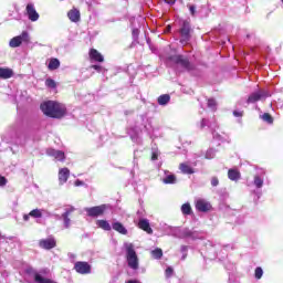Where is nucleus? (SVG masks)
I'll return each instance as SVG.
<instances>
[{
  "mask_svg": "<svg viewBox=\"0 0 283 283\" xmlns=\"http://www.w3.org/2000/svg\"><path fill=\"white\" fill-rule=\"evenodd\" d=\"M41 111L45 116H50V118H63L65 116V105L54 102L48 101L41 104Z\"/></svg>",
  "mask_w": 283,
  "mask_h": 283,
  "instance_id": "obj_1",
  "label": "nucleus"
},
{
  "mask_svg": "<svg viewBox=\"0 0 283 283\" xmlns=\"http://www.w3.org/2000/svg\"><path fill=\"white\" fill-rule=\"evenodd\" d=\"M169 232L168 235H172L174 238H179L180 240H201L202 234L198 231L190 230L189 228H174L168 227Z\"/></svg>",
  "mask_w": 283,
  "mask_h": 283,
  "instance_id": "obj_2",
  "label": "nucleus"
},
{
  "mask_svg": "<svg viewBox=\"0 0 283 283\" xmlns=\"http://www.w3.org/2000/svg\"><path fill=\"white\" fill-rule=\"evenodd\" d=\"M124 249L126 251L127 265L133 271H138L140 263L138 260V254L136 253V249L134 248V243L125 242Z\"/></svg>",
  "mask_w": 283,
  "mask_h": 283,
  "instance_id": "obj_3",
  "label": "nucleus"
},
{
  "mask_svg": "<svg viewBox=\"0 0 283 283\" xmlns=\"http://www.w3.org/2000/svg\"><path fill=\"white\" fill-rule=\"evenodd\" d=\"M171 63H175V67L179 70V72L189 71L192 69L189 60L182 55H174L170 57Z\"/></svg>",
  "mask_w": 283,
  "mask_h": 283,
  "instance_id": "obj_4",
  "label": "nucleus"
},
{
  "mask_svg": "<svg viewBox=\"0 0 283 283\" xmlns=\"http://www.w3.org/2000/svg\"><path fill=\"white\" fill-rule=\"evenodd\" d=\"M179 34L181 36L180 43L187 44L189 43V39H191V24L188 20H184L180 22Z\"/></svg>",
  "mask_w": 283,
  "mask_h": 283,
  "instance_id": "obj_5",
  "label": "nucleus"
},
{
  "mask_svg": "<svg viewBox=\"0 0 283 283\" xmlns=\"http://www.w3.org/2000/svg\"><path fill=\"white\" fill-rule=\"evenodd\" d=\"M21 43H30V33L23 31L20 35L14 36L10 40V48H19Z\"/></svg>",
  "mask_w": 283,
  "mask_h": 283,
  "instance_id": "obj_6",
  "label": "nucleus"
},
{
  "mask_svg": "<svg viewBox=\"0 0 283 283\" xmlns=\"http://www.w3.org/2000/svg\"><path fill=\"white\" fill-rule=\"evenodd\" d=\"M84 211L90 218H98L107 211V205L95 206L91 208H84Z\"/></svg>",
  "mask_w": 283,
  "mask_h": 283,
  "instance_id": "obj_7",
  "label": "nucleus"
},
{
  "mask_svg": "<svg viewBox=\"0 0 283 283\" xmlns=\"http://www.w3.org/2000/svg\"><path fill=\"white\" fill-rule=\"evenodd\" d=\"M269 96H271V94L266 91H256V92L250 94L247 103L248 104L258 103V101H264L265 98H269Z\"/></svg>",
  "mask_w": 283,
  "mask_h": 283,
  "instance_id": "obj_8",
  "label": "nucleus"
},
{
  "mask_svg": "<svg viewBox=\"0 0 283 283\" xmlns=\"http://www.w3.org/2000/svg\"><path fill=\"white\" fill-rule=\"evenodd\" d=\"M74 270L81 275H87L92 273V265L87 262L78 261L74 264Z\"/></svg>",
  "mask_w": 283,
  "mask_h": 283,
  "instance_id": "obj_9",
  "label": "nucleus"
},
{
  "mask_svg": "<svg viewBox=\"0 0 283 283\" xmlns=\"http://www.w3.org/2000/svg\"><path fill=\"white\" fill-rule=\"evenodd\" d=\"M196 209L201 213H207V211H211V203L206 199H197L196 200Z\"/></svg>",
  "mask_w": 283,
  "mask_h": 283,
  "instance_id": "obj_10",
  "label": "nucleus"
},
{
  "mask_svg": "<svg viewBox=\"0 0 283 283\" xmlns=\"http://www.w3.org/2000/svg\"><path fill=\"white\" fill-rule=\"evenodd\" d=\"M74 213V207H67L65 208L64 213H62V220L64 222V229H70L72 227V219H70V216Z\"/></svg>",
  "mask_w": 283,
  "mask_h": 283,
  "instance_id": "obj_11",
  "label": "nucleus"
},
{
  "mask_svg": "<svg viewBox=\"0 0 283 283\" xmlns=\"http://www.w3.org/2000/svg\"><path fill=\"white\" fill-rule=\"evenodd\" d=\"M40 249H45L46 251H50V249H54L56 247V239L50 237L48 239H42L39 241Z\"/></svg>",
  "mask_w": 283,
  "mask_h": 283,
  "instance_id": "obj_12",
  "label": "nucleus"
},
{
  "mask_svg": "<svg viewBox=\"0 0 283 283\" xmlns=\"http://www.w3.org/2000/svg\"><path fill=\"white\" fill-rule=\"evenodd\" d=\"M264 176H266V172L264 171V169H259L254 176V186L256 187V189H262V187L264 186Z\"/></svg>",
  "mask_w": 283,
  "mask_h": 283,
  "instance_id": "obj_13",
  "label": "nucleus"
},
{
  "mask_svg": "<svg viewBox=\"0 0 283 283\" xmlns=\"http://www.w3.org/2000/svg\"><path fill=\"white\" fill-rule=\"evenodd\" d=\"M27 15L28 19L32 22L39 21V12H36V9L34 8V3H28L27 4Z\"/></svg>",
  "mask_w": 283,
  "mask_h": 283,
  "instance_id": "obj_14",
  "label": "nucleus"
},
{
  "mask_svg": "<svg viewBox=\"0 0 283 283\" xmlns=\"http://www.w3.org/2000/svg\"><path fill=\"white\" fill-rule=\"evenodd\" d=\"M46 156H50L51 158H54V160H59L60 163H63V160H65V153L53 148L46 149Z\"/></svg>",
  "mask_w": 283,
  "mask_h": 283,
  "instance_id": "obj_15",
  "label": "nucleus"
},
{
  "mask_svg": "<svg viewBox=\"0 0 283 283\" xmlns=\"http://www.w3.org/2000/svg\"><path fill=\"white\" fill-rule=\"evenodd\" d=\"M201 129H205V127H209L210 129H212V136L216 140H222V135L218 134L216 132V124H209V120L207 119H202L201 120V125H200Z\"/></svg>",
  "mask_w": 283,
  "mask_h": 283,
  "instance_id": "obj_16",
  "label": "nucleus"
},
{
  "mask_svg": "<svg viewBox=\"0 0 283 283\" xmlns=\"http://www.w3.org/2000/svg\"><path fill=\"white\" fill-rule=\"evenodd\" d=\"M67 17L72 23H78V21H81V11L73 8L67 12Z\"/></svg>",
  "mask_w": 283,
  "mask_h": 283,
  "instance_id": "obj_17",
  "label": "nucleus"
},
{
  "mask_svg": "<svg viewBox=\"0 0 283 283\" xmlns=\"http://www.w3.org/2000/svg\"><path fill=\"white\" fill-rule=\"evenodd\" d=\"M67 178H70V169L61 168L59 170V182H60V185H65V182H67Z\"/></svg>",
  "mask_w": 283,
  "mask_h": 283,
  "instance_id": "obj_18",
  "label": "nucleus"
},
{
  "mask_svg": "<svg viewBox=\"0 0 283 283\" xmlns=\"http://www.w3.org/2000/svg\"><path fill=\"white\" fill-rule=\"evenodd\" d=\"M90 59L92 61H96L97 63H103L105 61L103 54H101V52H98L96 49H92L90 51Z\"/></svg>",
  "mask_w": 283,
  "mask_h": 283,
  "instance_id": "obj_19",
  "label": "nucleus"
},
{
  "mask_svg": "<svg viewBox=\"0 0 283 283\" xmlns=\"http://www.w3.org/2000/svg\"><path fill=\"white\" fill-rule=\"evenodd\" d=\"M138 227L143 231H146V233H149V234L154 233V230L149 226V220H147V219H140L138 222Z\"/></svg>",
  "mask_w": 283,
  "mask_h": 283,
  "instance_id": "obj_20",
  "label": "nucleus"
},
{
  "mask_svg": "<svg viewBox=\"0 0 283 283\" xmlns=\"http://www.w3.org/2000/svg\"><path fill=\"white\" fill-rule=\"evenodd\" d=\"M14 76V71L8 67H0V78L8 80Z\"/></svg>",
  "mask_w": 283,
  "mask_h": 283,
  "instance_id": "obj_21",
  "label": "nucleus"
},
{
  "mask_svg": "<svg viewBox=\"0 0 283 283\" xmlns=\"http://www.w3.org/2000/svg\"><path fill=\"white\" fill-rule=\"evenodd\" d=\"M112 229H114V231H117V233H120L122 235H127V228H125V226H123V223L118 221L113 222Z\"/></svg>",
  "mask_w": 283,
  "mask_h": 283,
  "instance_id": "obj_22",
  "label": "nucleus"
},
{
  "mask_svg": "<svg viewBox=\"0 0 283 283\" xmlns=\"http://www.w3.org/2000/svg\"><path fill=\"white\" fill-rule=\"evenodd\" d=\"M240 170L239 169H229L228 170V178L229 180H232L237 182V180H240Z\"/></svg>",
  "mask_w": 283,
  "mask_h": 283,
  "instance_id": "obj_23",
  "label": "nucleus"
},
{
  "mask_svg": "<svg viewBox=\"0 0 283 283\" xmlns=\"http://www.w3.org/2000/svg\"><path fill=\"white\" fill-rule=\"evenodd\" d=\"M96 224L99 229H103V231H112V224H109L107 220H97Z\"/></svg>",
  "mask_w": 283,
  "mask_h": 283,
  "instance_id": "obj_24",
  "label": "nucleus"
},
{
  "mask_svg": "<svg viewBox=\"0 0 283 283\" xmlns=\"http://www.w3.org/2000/svg\"><path fill=\"white\" fill-rule=\"evenodd\" d=\"M48 67L49 70H59V67H61V61H59V59H51Z\"/></svg>",
  "mask_w": 283,
  "mask_h": 283,
  "instance_id": "obj_25",
  "label": "nucleus"
},
{
  "mask_svg": "<svg viewBox=\"0 0 283 283\" xmlns=\"http://www.w3.org/2000/svg\"><path fill=\"white\" fill-rule=\"evenodd\" d=\"M171 101V96L169 94H164L158 97V104L159 105H167Z\"/></svg>",
  "mask_w": 283,
  "mask_h": 283,
  "instance_id": "obj_26",
  "label": "nucleus"
},
{
  "mask_svg": "<svg viewBox=\"0 0 283 283\" xmlns=\"http://www.w3.org/2000/svg\"><path fill=\"white\" fill-rule=\"evenodd\" d=\"M164 185H176V176L168 175L163 179Z\"/></svg>",
  "mask_w": 283,
  "mask_h": 283,
  "instance_id": "obj_27",
  "label": "nucleus"
},
{
  "mask_svg": "<svg viewBox=\"0 0 283 283\" xmlns=\"http://www.w3.org/2000/svg\"><path fill=\"white\" fill-rule=\"evenodd\" d=\"M45 213V210H41V209H34L32 210L29 216H31V218H43V214Z\"/></svg>",
  "mask_w": 283,
  "mask_h": 283,
  "instance_id": "obj_28",
  "label": "nucleus"
},
{
  "mask_svg": "<svg viewBox=\"0 0 283 283\" xmlns=\"http://www.w3.org/2000/svg\"><path fill=\"white\" fill-rule=\"evenodd\" d=\"M150 255L154 258V260H160V258H163V249L156 248L150 252Z\"/></svg>",
  "mask_w": 283,
  "mask_h": 283,
  "instance_id": "obj_29",
  "label": "nucleus"
},
{
  "mask_svg": "<svg viewBox=\"0 0 283 283\" xmlns=\"http://www.w3.org/2000/svg\"><path fill=\"white\" fill-rule=\"evenodd\" d=\"M181 212L184 213V216H191V212H192V210H191V205L190 203H184L182 206H181Z\"/></svg>",
  "mask_w": 283,
  "mask_h": 283,
  "instance_id": "obj_30",
  "label": "nucleus"
},
{
  "mask_svg": "<svg viewBox=\"0 0 283 283\" xmlns=\"http://www.w3.org/2000/svg\"><path fill=\"white\" fill-rule=\"evenodd\" d=\"M262 120H264V123H268L269 125H273V117L271 116V114L269 113H264L263 115H261Z\"/></svg>",
  "mask_w": 283,
  "mask_h": 283,
  "instance_id": "obj_31",
  "label": "nucleus"
},
{
  "mask_svg": "<svg viewBox=\"0 0 283 283\" xmlns=\"http://www.w3.org/2000/svg\"><path fill=\"white\" fill-rule=\"evenodd\" d=\"M205 158L207 160H211V159L216 158V149H213V148L208 149L206 151Z\"/></svg>",
  "mask_w": 283,
  "mask_h": 283,
  "instance_id": "obj_32",
  "label": "nucleus"
},
{
  "mask_svg": "<svg viewBox=\"0 0 283 283\" xmlns=\"http://www.w3.org/2000/svg\"><path fill=\"white\" fill-rule=\"evenodd\" d=\"M180 171L182 174H193V169L191 167H189V165H186V164L180 165Z\"/></svg>",
  "mask_w": 283,
  "mask_h": 283,
  "instance_id": "obj_33",
  "label": "nucleus"
},
{
  "mask_svg": "<svg viewBox=\"0 0 283 283\" xmlns=\"http://www.w3.org/2000/svg\"><path fill=\"white\" fill-rule=\"evenodd\" d=\"M208 107L209 109H211L212 112H216L217 107H218V103L213 99V98H209L208 99Z\"/></svg>",
  "mask_w": 283,
  "mask_h": 283,
  "instance_id": "obj_34",
  "label": "nucleus"
},
{
  "mask_svg": "<svg viewBox=\"0 0 283 283\" xmlns=\"http://www.w3.org/2000/svg\"><path fill=\"white\" fill-rule=\"evenodd\" d=\"M263 275H264V271L262 270V268H256L254 271V277L256 280H262Z\"/></svg>",
  "mask_w": 283,
  "mask_h": 283,
  "instance_id": "obj_35",
  "label": "nucleus"
},
{
  "mask_svg": "<svg viewBox=\"0 0 283 283\" xmlns=\"http://www.w3.org/2000/svg\"><path fill=\"white\" fill-rule=\"evenodd\" d=\"M45 85H46V87H51L52 90H54V87H56V82H54V80H52V78H48L45 81Z\"/></svg>",
  "mask_w": 283,
  "mask_h": 283,
  "instance_id": "obj_36",
  "label": "nucleus"
},
{
  "mask_svg": "<svg viewBox=\"0 0 283 283\" xmlns=\"http://www.w3.org/2000/svg\"><path fill=\"white\" fill-rule=\"evenodd\" d=\"M158 156H160V153L158 151L157 148H153V151H151V160H158Z\"/></svg>",
  "mask_w": 283,
  "mask_h": 283,
  "instance_id": "obj_37",
  "label": "nucleus"
},
{
  "mask_svg": "<svg viewBox=\"0 0 283 283\" xmlns=\"http://www.w3.org/2000/svg\"><path fill=\"white\" fill-rule=\"evenodd\" d=\"M92 67H93V70H96V72H99V74H105L107 72L105 70V67H103L101 65H93Z\"/></svg>",
  "mask_w": 283,
  "mask_h": 283,
  "instance_id": "obj_38",
  "label": "nucleus"
},
{
  "mask_svg": "<svg viewBox=\"0 0 283 283\" xmlns=\"http://www.w3.org/2000/svg\"><path fill=\"white\" fill-rule=\"evenodd\" d=\"M92 67H93V70H96V72H99V74H105L107 72L105 70V67H103L101 65H93Z\"/></svg>",
  "mask_w": 283,
  "mask_h": 283,
  "instance_id": "obj_39",
  "label": "nucleus"
},
{
  "mask_svg": "<svg viewBox=\"0 0 283 283\" xmlns=\"http://www.w3.org/2000/svg\"><path fill=\"white\" fill-rule=\"evenodd\" d=\"M165 275L166 277H171V275H174V268L168 266L165 271Z\"/></svg>",
  "mask_w": 283,
  "mask_h": 283,
  "instance_id": "obj_40",
  "label": "nucleus"
},
{
  "mask_svg": "<svg viewBox=\"0 0 283 283\" xmlns=\"http://www.w3.org/2000/svg\"><path fill=\"white\" fill-rule=\"evenodd\" d=\"M187 245H181V253H182V256H181V260H187Z\"/></svg>",
  "mask_w": 283,
  "mask_h": 283,
  "instance_id": "obj_41",
  "label": "nucleus"
},
{
  "mask_svg": "<svg viewBox=\"0 0 283 283\" xmlns=\"http://www.w3.org/2000/svg\"><path fill=\"white\" fill-rule=\"evenodd\" d=\"M244 112L242 111H233V116H235V118H242Z\"/></svg>",
  "mask_w": 283,
  "mask_h": 283,
  "instance_id": "obj_42",
  "label": "nucleus"
},
{
  "mask_svg": "<svg viewBox=\"0 0 283 283\" xmlns=\"http://www.w3.org/2000/svg\"><path fill=\"white\" fill-rule=\"evenodd\" d=\"M8 180L6 179V177H1L0 176V187H6Z\"/></svg>",
  "mask_w": 283,
  "mask_h": 283,
  "instance_id": "obj_43",
  "label": "nucleus"
},
{
  "mask_svg": "<svg viewBox=\"0 0 283 283\" xmlns=\"http://www.w3.org/2000/svg\"><path fill=\"white\" fill-rule=\"evenodd\" d=\"M211 185H212V187H218V185H219L218 178L213 177L211 179Z\"/></svg>",
  "mask_w": 283,
  "mask_h": 283,
  "instance_id": "obj_44",
  "label": "nucleus"
},
{
  "mask_svg": "<svg viewBox=\"0 0 283 283\" xmlns=\"http://www.w3.org/2000/svg\"><path fill=\"white\" fill-rule=\"evenodd\" d=\"M75 187H83V185H85V182H83L82 180L77 179L74 182Z\"/></svg>",
  "mask_w": 283,
  "mask_h": 283,
  "instance_id": "obj_45",
  "label": "nucleus"
},
{
  "mask_svg": "<svg viewBox=\"0 0 283 283\" xmlns=\"http://www.w3.org/2000/svg\"><path fill=\"white\" fill-rule=\"evenodd\" d=\"M139 31L138 29H133V38L136 40L138 39Z\"/></svg>",
  "mask_w": 283,
  "mask_h": 283,
  "instance_id": "obj_46",
  "label": "nucleus"
},
{
  "mask_svg": "<svg viewBox=\"0 0 283 283\" xmlns=\"http://www.w3.org/2000/svg\"><path fill=\"white\" fill-rule=\"evenodd\" d=\"M189 10H190V13H191L192 17H193V14H196V6H190V7H189Z\"/></svg>",
  "mask_w": 283,
  "mask_h": 283,
  "instance_id": "obj_47",
  "label": "nucleus"
},
{
  "mask_svg": "<svg viewBox=\"0 0 283 283\" xmlns=\"http://www.w3.org/2000/svg\"><path fill=\"white\" fill-rule=\"evenodd\" d=\"M165 3H168V6H174L176 3V0H164Z\"/></svg>",
  "mask_w": 283,
  "mask_h": 283,
  "instance_id": "obj_48",
  "label": "nucleus"
},
{
  "mask_svg": "<svg viewBox=\"0 0 283 283\" xmlns=\"http://www.w3.org/2000/svg\"><path fill=\"white\" fill-rule=\"evenodd\" d=\"M23 220L29 221L30 220V214H24Z\"/></svg>",
  "mask_w": 283,
  "mask_h": 283,
  "instance_id": "obj_49",
  "label": "nucleus"
},
{
  "mask_svg": "<svg viewBox=\"0 0 283 283\" xmlns=\"http://www.w3.org/2000/svg\"><path fill=\"white\" fill-rule=\"evenodd\" d=\"M130 138H132V140L138 143V138L134 137L133 135H130Z\"/></svg>",
  "mask_w": 283,
  "mask_h": 283,
  "instance_id": "obj_50",
  "label": "nucleus"
},
{
  "mask_svg": "<svg viewBox=\"0 0 283 283\" xmlns=\"http://www.w3.org/2000/svg\"><path fill=\"white\" fill-rule=\"evenodd\" d=\"M166 32H171V25H168V27L166 28Z\"/></svg>",
  "mask_w": 283,
  "mask_h": 283,
  "instance_id": "obj_51",
  "label": "nucleus"
}]
</instances>
